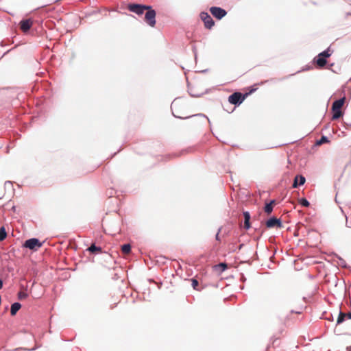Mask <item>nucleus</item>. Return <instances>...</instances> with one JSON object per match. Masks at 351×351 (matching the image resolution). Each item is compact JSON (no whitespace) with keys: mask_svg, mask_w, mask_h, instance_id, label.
<instances>
[{"mask_svg":"<svg viewBox=\"0 0 351 351\" xmlns=\"http://www.w3.org/2000/svg\"><path fill=\"white\" fill-rule=\"evenodd\" d=\"M183 104L180 100L175 99L173 103L171 104V110L173 114V115L176 117L180 118V119H186L190 117V115H188L186 112L182 111L181 108L182 107Z\"/></svg>","mask_w":351,"mask_h":351,"instance_id":"nucleus-1","label":"nucleus"},{"mask_svg":"<svg viewBox=\"0 0 351 351\" xmlns=\"http://www.w3.org/2000/svg\"><path fill=\"white\" fill-rule=\"evenodd\" d=\"M345 97L341 98L338 100H336L332 106V110L333 112L332 114V119L336 120L339 119L342 115L343 113L341 112V108L343 107L344 103H345Z\"/></svg>","mask_w":351,"mask_h":351,"instance_id":"nucleus-2","label":"nucleus"},{"mask_svg":"<svg viewBox=\"0 0 351 351\" xmlns=\"http://www.w3.org/2000/svg\"><path fill=\"white\" fill-rule=\"evenodd\" d=\"M248 95L249 93L243 95L239 92H235L228 97V101L232 104L239 105L241 104L243 101H244V99Z\"/></svg>","mask_w":351,"mask_h":351,"instance_id":"nucleus-3","label":"nucleus"},{"mask_svg":"<svg viewBox=\"0 0 351 351\" xmlns=\"http://www.w3.org/2000/svg\"><path fill=\"white\" fill-rule=\"evenodd\" d=\"M128 8L130 11L141 15L144 12V10H149L150 6L140 4H129Z\"/></svg>","mask_w":351,"mask_h":351,"instance_id":"nucleus-4","label":"nucleus"},{"mask_svg":"<svg viewBox=\"0 0 351 351\" xmlns=\"http://www.w3.org/2000/svg\"><path fill=\"white\" fill-rule=\"evenodd\" d=\"M147 10V12L145 14V20L151 27H154L156 25V12L151 8L149 10Z\"/></svg>","mask_w":351,"mask_h":351,"instance_id":"nucleus-5","label":"nucleus"},{"mask_svg":"<svg viewBox=\"0 0 351 351\" xmlns=\"http://www.w3.org/2000/svg\"><path fill=\"white\" fill-rule=\"evenodd\" d=\"M42 246V243L38 239H30L27 240L24 243V247L30 250H38Z\"/></svg>","mask_w":351,"mask_h":351,"instance_id":"nucleus-6","label":"nucleus"},{"mask_svg":"<svg viewBox=\"0 0 351 351\" xmlns=\"http://www.w3.org/2000/svg\"><path fill=\"white\" fill-rule=\"evenodd\" d=\"M200 18L203 21L205 27L207 29H211L215 25L212 17L206 12H202L200 14Z\"/></svg>","mask_w":351,"mask_h":351,"instance_id":"nucleus-7","label":"nucleus"},{"mask_svg":"<svg viewBox=\"0 0 351 351\" xmlns=\"http://www.w3.org/2000/svg\"><path fill=\"white\" fill-rule=\"evenodd\" d=\"M210 12L213 16L217 19H221L227 14L226 11L219 7H211Z\"/></svg>","mask_w":351,"mask_h":351,"instance_id":"nucleus-8","label":"nucleus"},{"mask_svg":"<svg viewBox=\"0 0 351 351\" xmlns=\"http://www.w3.org/2000/svg\"><path fill=\"white\" fill-rule=\"evenodd\" d=\"M313 63L315 64V66L318 69H322L324 68L326 63L327 60L326 58L318 54L314 59H313Z\"/></svg>","mask_w":351,"mask_h":351,"instance_id":"nucleus-9","label":"nucleus"},{"mask_svg":"<svg viewBox=\"0 0 351 351\" xmlns=\"http://www.w3.org/2000/svg\"><path fill=\"white\" fill-rule=\"evenodd\" d=\"M32 25L33 22L30 19L23 20L20 22L21 29L24 32H27L32 27Z\"/></svg>","mask_w":351,"mask_h":351,"instance_id":"nucleus-10","label":"nucleus"},{"mask_svg":"<svg viewBox=\"0 0 351 351\" xmlns=\"http://www.w3.org/2000/svg\"><path fill=\"white\" fill-rule=\"evenodd\" d=\"M266 226L269 228H274L275 226L281 227L282 223L280 219L276 217H272L267 221Z\"/></svg>","mask_w":351,"mask_h":351,"instance_id":"nucleus-11","label":"nucleus"},{"mask_svg":"<svg viewBox=\"0 0 351 351\" xmlns=\"http://www.w3.org/2000/svg\"><path fill=\"white\" fill-rule=\"evenodd\" d=\"M346 319H351V312L348 313L340 312L337 318V324H341Z\"/></svg>","mask_w":351,"mask_h":351,"instance_id":"nucleus-12","label":"nucleus"},{"mask_svg":"<svg viewBox=\"0 0 351 351\" xmlns=\"http://www.w3.org/2000/svg\"><path fill=\"white\" fill-rule=\"evenodd\" d=\"M306 181V179L302 176H297L295 179L293 184V187L296 188L298 185H303Z\"/></svg>","mask_w":351,"mask_h":351,"instance_id":"nucleus-13","label":"nucleus"},{"mask_svg":"<svg viewBox=\"0 0 351 351\" xmlns=\"http://www.w3.org/2000/svg\"><path fill=\"white\" fill-rule=\"evenodd\" d=\"M243 217H244V228L249 229L250 228V214L247 211L243 212Z\"/></svg>","mask_w":351,"mask_h":351,"instance_id":"nucleus-14","label":"nucleus"},{"mask_svg":"<svg viewBox=\"0 0 351 351\" xmlns=\"http://www.w3.org/2000/svg\"><path fill=\"white\" fill-rule=\"evenodd\" d=\"M275 204H276L275 200H271L269 203L267 204L264 208L265 212L267 214L269 215L272 212L274 206Z\"/></svg>","mask_w":351,"mask_h":351,"instance_id":"nucleus-15","label":"nucleus"},{"mask_svg":"<svg viewBox=\"0 0 351 351\" xmlns=\"http://www.w3.org/2000/svg\"><path fill=\"white\" fill-rule=\"evenodd\" d=\"M21 305L19 302H15L11 305L10 313L12 315H16L17 311L21 308Z\"/></svg>","mask_w":351,"mask_h":351,"instance_id":"nucleus-16","label":"nucleus"},{"mask_svg":"<svg viewBox=\"0 0 351 351\" xmlns=\"http://www.w3.org/2000/svg\"><path fill=\"white\" fill-rule=\"evenodd\" d=\"M88 250L92 252V253H95V254H97L99 252H101V247H97L95 244H93L91 245L89 247H88Z\"/></svg>","mask_w":351,"mask_h":351,"instance_id":"nucleus-17","label":"nucleus"},{"mask_svg":"<svg viewBox=\"0 0 351 351\" xmlns=\"http://www.w3.org/2000/svg\"><path fill=\"white\" fill-rule=\"evenodd\" d=\"M121 251L124 254H130L131 251V245L130 244H124L121 246Z\"/></svg>","mask_w":351,"mask_h":351,"instance_id":"nucleus-18","label":"nucleus"},{"mask_svg":"<svg viewBox=\"0 0 351 351\" xmlns=\"http://www.w3.org/2000/svg\"><path fill=\"white\" fill-rule=\"evenodd\" d=\"M7 237L5 229L3 226L0 228V241H3Z\"/></svg>","mask_w":351,"mask_h":351,"instance_id":"nucleus-19","label":"nucleus"},{"mask_svg":"<svg viewBox=\"0 0 351 351\" xmlns=\"http://www.w3.org/2000/svg\"><path fill=\"white\" fill-rule=\"evenodd\" d=\"M329 140L325 136H322V138L316 142L317 145H321L324 143H328Z\"/></svg>","mask_w":351,"mask_h":351,"instance_id":"nucleus-20","label":"nucleus"},{"mask_svg":"<svg viewBox=\"0 0 351 351\" xmlns=\"http://www.w3.org/2000/svg\"><path fill=\"white\" fill-rule=\"evenodd\" d=\"M320 56H322V57H324V58H329L330 56H331V53L330 51V49H328L325 51H324L323 52L319 53Z\"/></svg>","mask_w":351,"mask_h":351,"instance_id":"nucleus-21","label":"nucleus"},{"mask_svg":"<svg viewBox=\"0 0 351 351\" xmlns=\"http://www.w3.org/2000/svg\"><path fill=\"white\" fill-rule=\"evenodd\" d=\"M216 269H219L221 271H224L227 268V265L226 263H219L215 266Z\"/></svg>","mask_w":351,"mask_h":351,"instance_id":"nucleus-22","label":"nucleus"},{"mask_svg":"<svg viewBox=\"0 0 351 351\" xmlns=\"http://www.w3.org/2000/svg\"><path fill=\"white\" fill-rule=\"evenodd\" d=\"M191 285L194 289L198 290L199 282L196 279L191 280Z\"/></svg>","mask_w":351,"mask_h":351,"instance_id":"nucleus-23","label":"nucleus"},{"mask_svg":"<svg viewBox=\"0 0 351 351\" xmlns=\"http://www.w3.org/2000/svg\"><path fill=\"white\" fill-rule=\"evenodd\" d=\"M300 203L302 206H304V207H308L309 206L310 204L309 202H308L307 199H306L305 198H302L300 200Z\"/></svg>","mask_w":351,"mask_h":351,"instance_id":"nucleus-24","label":"nucleus"},{"mask_svg":"<svg viewBox=\"0 0 351 351\" xmlns=\"http://www.w3.org/2000/svg\"><path fill=\"white\" fill-rule=\"evenodd\" d=\"M26 296H27V295H26L25 293H23V292H20V293H19V299L24 298H25Z\"/></svg>","mask_w":351,"mask_h":351,"instance_id":"nucleus-25","label":"nucleus"},{"mask_svg":"<svg viewBox=\"0 0 351 351\" xmlns=\"http://www.w3.org/2000/svg\"><path fill=\"white\" fill-rule=\"evenodd\" d=\"M3 287V281L0 279V289L2 288Z\"/></svg>","mask_w":351,"mask_h":351,"instance_id":"nucleus-26","label":"nucleus"},{"mask_svg":"<svg viewBox=\"0 0 351 351\" xmlns=\"http://www.w3.org/2000/svg\"><path fill=\"white\" fill-rule=\"evenodd\" d=\"M242 246H243V245H240L239 249H241Z\"/></svg>","mask_w":351,"mask_h":351,"instance_id":"nucleus-27","label":"nucleus"}]
</instances>
